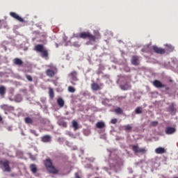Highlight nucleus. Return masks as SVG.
<instances>
[{"label": "nucleus", "instance_id": "4c0bfd02", "mask_svg": "<svg viewBox=\"0 0 178 178\" xmlns=\"http://www.w3.org/2000/svg\"><path fill=\"white\" fill-rule=\"evenodd\" d=\"M30 159L31 161H35L36 158L35 156H33L32 154H30Z\"/></svg>", "mask_w": 178, "mask_h": 178}, {"label": "nucleus", "instance_id": "9b49d317", "mask_svg": "<svg viewBox=\"0 0 178 178\" xmlns=\"http://www.w3.org/2000/svg\"><path fill=\"white\" fill-rule=\"evenodd\" d=\"M131 63H132L134 66H138V65H140V57H138V56H133Z\"/></svg>", "mask_w": 178, "mask_h": 178}, {"label": "nucleus", "instance_id": "79ce46f5", "mask_svg": "<svg viewBox=\"0 0 178 178\" xmlns=\"http://www.w3.org/2000/svg\"><path fill=\"white\" fill-rule=\"evenodd\" d=\"M10 176H11V177H15V174L12 173V174H10Z\"/></svg>", "mask_w": 178, "mask_h": 178}, {"label": "nucleus", "instance_id": "f8f14e48", "mask_svg": "<svg viewBox=\"0 0 178 178\" xmlns=\"http://www.w3.org/2000/svg\"><path fill=\"white\" fill-rule=\"evenodd\" d=\"M153 86L156 87V88H165V84H163L162 82H161L159 80H154L153 81Z\"/></svg>", "mask_w": 178, "mask_h": 178}, {"label": "nucleus", "instance_id": "c9c22d12", "mask_svg": "<svg viewBox=\"0 0 178 178\" xmlns=\"http://www.w3.org/2000/svg\"><path fill=\"white\" fill-rule=\"evenodd\" d=\"M16 101H17V102H21V101H22V96L20 95L17 96Z\"/></svg>", "mask_w": 178, "mask_h": 178}, {"label": "nucleus", "instance_id": "c756f323", "mask_svg": "<svg viewBox=\"0 0 178 178\" xmlns=\"http://www.w3.org/2000/svg\"><path fill=\"white\" fill-rule=\"evenodd\" d=\"M67 90L69 92H76V88H74L73 86H68Z\"/></svg>", "mask_w": 178, "mask_h": 178}, {"label": "nucleus", "instance_id": "cd10ccee", "mask_svg": "<svg viewBox=\"0 0 178 178\" xmlns=\"http://www.w3.org/2000/svg\"><path fill=\"white\" fill-rule=\"evenodd\" d=\"M135 113H136V115H140V113H143V108L137 107L135 110Z\"/></svg>", "mask_w": 178, "mask_h": 178}, {"label": "nucleus", "instance_id": "2f4dec72", "mask_svg": "<svg viewBox=\"0 0 178 178\" xmlns=\"http://www.w3.org/2000/svg\"><path fill=\"white\" fill-rule=\"evenodd\" d=\"M168 111L170 112L171 113H173L175 112V106L173 104L169 106Z\"/></svg>", "mask_w": 178, "mask_h": 178}, {"label": "nucleus", "instance_id": "6ab92c4d", "mask_svg": "<svg viewBox=\"0 0 178 178\" xmlns=\"http://www.w3.org/2000/svg\"><path fill=\"white\" fill-rule=\"evenodd\" d=\"M155 152H156V154H165V152H166V150L163 147H157L155 149Z\"/></svg>", "mask_w": 178, "mask_h": 178}, {"label": "nucleus", "instance_id": "0eeeda50", "mask_svg": "<svg viewBox=\"0 0 178 178\" xmlns=\"http://www.w3.org/2000/svg\"><path fill=\"white\" fill-rule=\"evenodd\" d=\"M132 151L134 154H145L147 152L145 148H139L138 145H132Z\"/></svg>", "mask_w": 178, "mask_h": 178}, {"label": "nucleus", "instance_id": "a878e982", "mask_svg": "<svg viewBox=\"0 0 178 178\" xmlns=\"http://www.w3.org/2000/svg\"><path fill=\"white\" fill-rule=\"evenodd\" d=\"M114 112L117 113V115H122L123 113V109L120 107H117L115 110Z\"/></svg>", "mask_w": 178, "mask_h": 178}, {"label": "nucleus", "instance_id": "5701e85b", "mask_svg": "<svg viewBox=\"0 0 178 178\" xmlns=\"http://www.w3.org/2000/svg\"><path fill=\"white\" fill-rule=\"evenodd\" d=\"M29 168L32 173L33 174L37 173V165H35V164H31Z\"/></svg>", "mask_w": 178, "mask_h": 178}, {"label": "nucleus", "instance_id": "1a4fd4ad", "mask_svg": "<svg viewBox=\"0 0 178 178\" xmlns=\"http://www.w3.org/2000/svg\"><path fill=\"white\" fill-rule=\"evenodd\" d=\"M152 49L155 54H159V55H163L166 52V50L165 49L158 47L156 45L152 46Z\"/></svg>", "mask_w": 178, "mask_h": 178}, {"label": "nucleus", "instance_id": "ddd939ff", "mask_svg": "<svg viewBox=\"0 0 178 178\" xmlns=\"http://www.w3.org/2000/svg\"><path fill=\"white\" fill-rule=\"evenodd\" d=\"M104 86L103 83H100L99 85L97 83H92L90 86L92 91H98V90H101V86Z\"/></svg>", "mask_w": 178, "mask_h": 178}, {"label": "nucleus", "instance_id": "f704fd0d", "mask_svg": "<svg viewBox=\"0 0 178 178\" xmlns=\"http://www.w3.org/2000/svg\"><path fill=\"white\" fill-rule=\"evenodd\" d=\"M26 78L29 81H33V78L31 77V76L26 74Z\"/></svg>", "mask_w": 178, "mask_h": 178}, {"label": "nucleus", "instance_id": "c03bdc74", "mask_svg": "<svg viewBox=\"0 0 178 178\" xmlns=\"http://www.w3.org/2000/svg\"><path fill=\"white\" fill-rule=\"evenodd\" d=\"M122 98H126V96H123V97H122Z\"/></svg>", "mask_w": 178, "mask_h": 178}, {"label": "nucleus", "instance_id": "7c9ffc66", "mask_svg": "<svg viewBox=\"0 0 178 178\" xmlns=\"http://www.w3.org/2000/svg\"><path fill=\"white\" fill-rule=\"evenodd\" d=\"M124 127H125V131H127V132L130 131L131 129H133V127H131V125L130 124L125 125Z\"/></svg>", "mask_w": 178, "mask_h": 178}, {"label": "nucleus", "instance_id": "bb28decb", "mask_svg": "<svg viewBox=\"0 0 178 178\" xmlns=\"http://www.w3.org/2000/svg\"><path fill=\"white\" fill-rule=\"evenodd\" d=\"M49 95L51 99L54 98V97H55V92H54V89L51 88L49 89Z\"/></svg>", "mask_w": 178, "mask_h": 178}, {"label": "nucleus", "instance_id": "f03ea898", "mask_svg": "<svg viewBox=\"0 0 178 178\" xmlns=\"http://www.w3.org/2000/svg\"><path fill=\"white\" fill-rule=\"evenodd\" d=\"M44 164L49 173H52V175H58L59 173V170L54 166V163L51 159H47L44 161Z\"/></svg>", "mask_w": 178, "mask_h": 178}, {"label": "nucleus", "instance_id": "a18cd8bd", "mask_svg": "<svg viewBox=\"0 0 178 178\" xmlns=\"http://www.w3.org/2000/svg\"><path fill=\"white\" fill-rule=\"evenodd\" d=\"M1 19H0V23H1Z\"/></svg>", "mask_w": 178, "mask_h": 178}, {"label": "nucleus", "instance_id": "39448f33", "mask_svg": "<svg viewBox=\"0 0 178 178\" xmlns=\"http://www.w3.org/2000/svg\"><path fill=\"white\" fill-rule=\"evenodd\" d=\"M0 108L2 111H4L5 115H8V113L13 112V111H15V107L8 104H2L0 106Z\"/></svg>", "mask_w": 178, "mask_h": 178}, {"label": "nucleus", "instance_id": "2eb2a0df", "mask_svg": "<svg viewBox=\"0 0 178 178\" xmlns=\"http://www.w3.org/2000/svg\"><path fill=\"white\" fill-rule=\"evenodd\" d=\"M52 138L49 135H44L41 138L42 143H51Z\"/></svg>", "mask_w": 178, "mask_h": 178}, {"label": "nucleus", "instance_id": "4468645a", "mask_svg": "<svg viewBox=\"0 0 178 178\" xmlns=\"http://www.w3.org/2000/svg\"><path fill=\"white\" fill-rule=\"evenodd\" d=\"M176 133V128L168 127L165 128V134L170 135Z\"/></svg>", "mask_w": 178, "mask_h": 178}, {"label": "nucleus", "instance_id": "f257e3e1", "mask_svg": "<svg viewBox=\"0 0 178 178\" xmlns=\"http://www.w3.org/2000/svg\"><path fill=\"white\" fill-rule=\"evenodd\" d=\"M79 38H83V40L88 38L90 41L95 42L97 40L101 39V34L98 31H95L94 35L91 34L90 32H82L79 34Z\"/></svg>", "mask_w": 178, "mask_h": 178}, {"label": "nucleus", "instance_id": "a19ab883", "mask_svg": "<svg viewBox=\"0 0 178 178\" xmlns=\"http://www.w3.org/2000/svg\"><path fill=\"white\" fill-rule=\"evenodd\" d=\"M165 90H166V91H169V90H170V88L169 87H165Z\"/></svg>", "mask_w": 178, "mask_h": 178}, {"label": "nucleus", "instance_id": "7ed1b4c3", "mask_svg": "<svg viewBox=\"0 0 178 178\" xmlns=\"http://www.w3.org/2000/svg\"><path fill=\"white\" fill-rule=\"evenodd\" d=\"M35 51L39 52L42 58L44 59H48V56H49V53H48V50L44 47L42 44H36L35 46Z\"/></svg>", "mask_w": 178, "mask_h": 178}, {"label": "nucleus", "instance_id": "423d86ee", "mask_svg": "<svg viewBox=\"0 0 178 178\" xmlns=\"http://www.w3.org/2000/svg\"><path fill=\"white\" fill-rule=\"evenodd\" d=\"M24 122L26 124H32L33 126H38V120H33L31 117H26L24 118Z\"/></svg>", "mask_w": 178, "mask_h": 178}, {"label": "nucleus", "instance_id": "9d476101", "mask_svg": "<svg viewBox=\"0 0 178 178\" xmlns=\"http://www.w3.org/2000/svg\"><path fill=\"white\" fill-rule=\"evenodd\" d=\"M10 15L11 16V17H13L16 20H18V22H20L21 23H24V19H23V18H22L20 16H19L17 13L14 12H10Z\"/></svg>", "mask_w": 178, "mask_h": 178}, {"label": "nucleus", "instance_id": "b1692460", "mask_svg": "<svg viewBox=\"0 0 178 178\" xmlns=\"http://www.w3.org/2000/svg\"><path fill=\"white\" fill-rule=\"evenodd\" d=\"M96 127L97 129H104L105 127V122L102 121L97 122Z\"/></svg>", "mask_w": 178, "mask_h": 178}, {"label": "nucleus", "instance_id": "58836bf2", "mask_svg": "<svg viewBox=\"0 0 178 178\" xmlns=\"http://www.w3.org/2000/svg\"><path fill=\"white\" fill-rule=\"evenodd\" d=\"M124 70H125V72H130V67H124Z\"/></svg>", "mask_w": 178, "mask_h": 178}, {"label": "nucleus", "instance_id": "37998d69", "mask_svg": "<svg viewBox=\"0 0 178 178\" xmlns=\"http://www.w3.org/2000/svg\"><path fill=\"white\" fill-rule=\"evenodd\" d=\"M0 122H2V117L0 115Z\"/></svg>", "mask_w": 178, "mask_h": 178}, {"label": "nucleus", "instance_id": "473e14b6", "mask_svg": "<svg viewBox=\"0 0 178 178\" xmlns=\"http://www.w3.org/2000/svg\"><path fill=\"white\" fill-rule=\"evenodd\" d=\"M111 124H116L118 123V119L113 118L111 120Z\"/></svg>", "mask_w": 178, "mask_h": 178}, {"label": "nucleus", "instance_id": "ea45409f", "mask_svg": "<svg viewBox=\"0 0 178 178\" xmlns=\"http://www.w3.org/2000/svg\"><path fill=\"white\" fill-rule=\"evenodd\" d=\"M75 178H81L78 172L75 173Z\"/></svg>", "mask_w": 178, "mask_h": 178}, {"label": "nucleus", "instance_id": "72a5a7b5", "mask_svg": "<svg viewBox=\"0 0 178 178\" xmlns=\"http://www.w3.org/2000/svg\"><path fill=\"white\" fill-rule=\"evenodd\" d=\"M31 133L32 134H34V136H35V137H38V134L37 133V131H35V130H31Z\"/></svg>", "mask_w": 178, "mask_h": 178}, {"label": "nucleus", "instance_id": "6e6552de", "mask_svg": "<svg viewBox=\"0 0 178 178\" xmlns=\"http://www.w3.org/2000/svg\"><path fill=\"white\" fill-rule=\"evenodd\" d=\"M70 77H71V84L72 86H76V83L74 81H79V78H77V72L72 71L69 74Z\"/></svg>", "mask_w": 178, "mask_h": 178}, {"label": "nucleus", "instance_id": "20e7f679", "mask_svg": "<svg viewBox=\"0 0 178 178\" xmlns=\"http://www.w3.org/2000/svg\"><path fill=\"white\" fill-rule=\"evenodd\" d=\"M0 165L4 168V172H8V173L12 171L10 168V162L8 160L0 161Z\"/></svg>", "mask_w": 178, "mask_h": 178}, {"label": "nucleus", "instance_id": "f3484780", "mask_svg": "<svg viewBox=\"0 0 178 178\" xmlns=\"http://www.w3.org/2000/svg\"><path fill=\"white\" fill-rule=\"evenodd\" d=\"M121 90L123 91H127V90H130L131 88V86L129 83H125L120 86Z\"/></svg>", "mask_w": 178, "mask_h": 178}, {"label": "nucleus", "instance_id": "dca6fc26", "mask_svg": "<svg viewBox=\"0 0 178 178\" xmlns=\"http://www.w3.org/2000/svg\"><path fill=\"white\" fill-rule=\"evenodd\" d=\"M14 64L17 65V66H22L23 65V60L19 58H15L13 60Z\"/></svg>", "mask_w": 178, "mask_h": 178}, {"label": "nucleus", "instance_id": "c85d7f7f", "mask_svg": "<svg viewBox=\"0 0 178 178\" xmlns=\"http://www.w3.org/2000/svg\"><path fill=\"white\" fill-rule=\"evenodd\" d=\"M72 127H74V130H78L79 124L76 121H72Z\"/></svg>", "mask_w": 178, "mask_h": 178}, {"label": "nucleus", "instance_id": "4be33fe9", "mask_svg": "<svg viewBox=\"0 0 178 178\" xmlns=\"http://www.w3.org/2000/svg\"><path fill=\"white\" fill-rule=\"evenodd\" d=\"M57 104L60 108H63V106H65V101H63V99L62 98L58 99Z\"/></svg>", "mask_w": 178, "mask_h": 178}, {"label": "nucleus", "instance_id": "e433bc0d", "mask_svg": "<svg viewBox=\"0 0 178 178\" xmlns=\"http://www.w3.org/2000/svg\"><path fill=\"white\" fill-rule=\"evenodd\" d=\"M151 126L155 127V126H158V121H153L151 122Z\"/></svg>", "mask_w": 178, "mask_h": 178}, {"label": "nucleus", "instance_id": "412c9836", "mask_svg": "<svg viewBox=\"0 0 178 178\" xmlns=\"http://www.w3.org/2000/svg\"><path fill=\"white\" fill-rule=\"evenodd\" d=\"M165 47V51H167V52H173L175 51V47L171 44H166Z\"/></svg>", "mask_w": 178, "mask_h": 178}, {"label": "nucleus", "instance_id": "393cba45", "mask_svg": "<svg viewBox=\"0 0 178 178\" xmlns=\"http://www.w3.org/2000/svg\"><path fill=\"white\" fill-rule=\"evenodd\" d=\"M58 124L59 126H61L62 127H67V122H66L62 120H59L58 121Z\"/></svg>", "mask_w": 178, "mask_h": 178}, {"label": "nucleus", "instance_id": "aec40b11", "mask_svg": "<svg viewBox=\"0 0 178 178\" xmlns=\"http://www.w3.org/2000/svg\"><path fill=\"white\" fill-rule=\"evenodd\" d=\"M5 94H6V88L3 86H0V95L1 97H4Z\"/></svg>", "mask_w": 178, "mask_h": 178}, {"label": "nucleus", "instance_id": "a211bd4d", "mask_svg": "<svg viewBox=\"0 0 178 178\" xmlns=\"http://www.w3.org/2000/svg\"><path fill=\"white\" fill-rule=\"evenodd\" d=\"M46 74L48 77H54V76H55V72L52 70L48 69L46 70Z\"/></svg>", "mask_w": 178, "mask_h": 178}]
</instances>
